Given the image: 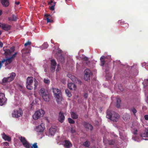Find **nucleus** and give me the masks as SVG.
I'll return each instance as SVG.
<instances>
[{"instance_id":"1","label":"nucleus","mask_w":148,"mask_h":148,"mask_svg":"<svg viewBox=\"0 0 148 148\" xmlns=\"http://www.w3.org/2000/svg\"><path fill=\"white\" fill-rule=\"evenodd\" d=\"M33 77H29L27 79L26 88L29 90L32 89L33 88L35 89L38 85V82L35 79L34 80V84L33 85Z\"/></svg>"},{"instance_id":"2","label":"nucleus","mask_w":148,"mask_h":148,"mask_svg":"<svg viewBox=\"0 0 148 148\" xmlns=\"http://www.w3.org/2000/svg\"><path fill=\"white\" fill-rule=\"evenodd\" d=\"M106 117L113 121L117 122L119 118V115L114 111L108 110L107 111Z\"/></svg>"},{"instance_id":"3","label":"nucleus","mask_w":148,"mask_h":148,"mask_svg":"<svg viewBox=\"0 0 148 148\" xmlns=\"http://www.w3.org/2000/svg\"><path fill=\"white\" fill-rule=\"evenodd\" d=\"M53 91L54 96L56 98V101L58 103H60L63 99L61 90L58 88H53Z\"/></svg>"},{"instance_id":"4","label":"nucleus","mask_w":148,"mask_h":148,"mask_svg":"<svg viewBox=\"0 0 148 148\" xmlns=\"http://www.w3.org/2000/svg\"><path fill=\"white\" fill-rule=\"evenodd\" d=\"M39 94L45 101H49V95L47 89L44 88H41L39 90Z\"/></svg>"},{"instance_id":"5","label":"nucleus","mask_w":148,"mask_h":148,"mask_svg":"<svg viewBox=\"0 0 148 148\" xmlns=\"http://www.w3.org/2000/svg\"><path fill=\"white\" fill-rule=\"evenodd\" d=\"M45 113L44 110L42 109L36 111L33 115V119L34 120H37L40 117L43 116Z\"/></svg>"},{"instance_id":"6","label":"nucleus","mask_w":148,"mask_h":148,"mask_svg":"<svg viewBox=\"0 0 148 148\" xmlns=\"http://www.w3.org/2000/svg\"><path fill=\"white\" fill-rule=\"evenodd\" d=\"M16 74L14 72L12 73L10 75L9 77L6 78L4 77L2 79L3 83H6L12 81L14 79V77L16 76Z\"/></svg>"},{"instance_id":"7","label":"nucleus","mask_w":148,"mask_h":148,"mask_svg":"<svg viewBox=\"0 0 148 148\" xmlns=\"http://www.w3.org/2000/svg\"><path fill=\"white\" fill-rule=\"evenodd\" d=\"M23 114V111L21 109H19L18 110H15L12 113V116L13 117L18 118L21 116Z\"/></svg>"},{"instance_id":"8","label":"nucleus","mask_w":148,"mask_h":148,"mask_svg":"<svg viewBox=\"0 0 148 148\" xmlns=\"http://www.w3.org/2000/svg\"><path fill=\"white\" fill-rule=\"evenodd\" d=\"M7 100V99L5 97L4 94L3 93H0V106L5 104Z\"/></svg>"},{"instance_id":"9","label":"nucleus","mask_w":148,"mask_h":148,"mask_svg":"<svg viewBox=\"0 0 148 148\" xmlns=\"http://www.w3.org/2000/svg\"><path fill=\"white\" fill-rule=\"evenodd\" d=\"M21 141L22 143L23 146L26 148H30L31 145L26 140L25 137H21Z\"/></svg>"},{"instance_id":"10","label":"nucleus","mask_w":148,"mask_h":148,"mask_svg":"<svg viewBox=\"0 0 148 148\" xmlns=\"http://www.w3.org/2000/svg\"><path fill=\"white\" fill-rule=\"evenodd\" d=\"M84 79L87 81L90 79V70L88 69H86L84 71Z\"/></svg>"},{"instance_id":"11","label":"nucleus","mask_w":148,"mask_h":148,"mask_svg":"<svg viewBox=\"0 0 148 148\" xmlns=\"http://www.w3.org/2000/svg\"><path fill=\"white\" fill-rule=\"evenodd\" d=\"M56 62L54 59H52L51 61V70L52 72L54 71L56 66Z\"/></svg>"},{"instance_id":"12","label":"nucleus","mask_w":148,"mask_h":148,"mask_svg":"<svg viewBox=\"0 0 148 148\" xmlns=\"http://www.w3.org/2000/svg\"><path fill=\"white\" fill-rule=\"evenodd\" d=\"M0 27L5 31H8L10 29L11 26L7 24L0 23Z\"/></svg>"},{"instance_id":"13","label":"nucleus","mask_w":148,"mask_h":148,"mask_svg":"<svg viewBox=\"0 0 148 148\" xmlns=\"http://www.w3.org/2000/svg\"><path fill=\"white\" fill-rule=\"evenodd\" d=\"M82 123L85 128L89 129L90 128L91 131H92L93 130V127L92 126L91 124H89L88 123L84 121Z\"/></svg>"},{"instance_id":"14","label":"nucleus","mask_w":148,"mask_h":148,"mask_svg":"<svg viewBox=\"0 0 148 148\" xmlns=\"http://www.w3.org/2000/svg\"><path fill=\"white\" fill-rule=\"evenodd\" d=\"M65 119V116L63 113L61 111L59 113L58 120L61 123H62Z\"/></svg>"},{"instance_id":"15","label":"nucleus","mask_w":148,"mask_h":148,"mask_svg":"<svg viewBox=\"0 0 148 148\" xmlns=\"http://www.w3.org/2000/svg\"><path fill=\"white\" fill-rule=\"evenodd\" d=\"M36 129L37 132H43L45 128L43 124L41 123L40 125L37 127Z\"/></svg>"},{"instance_id":"16","label":"nucleus","mask_w":148,"mask_h":148,"mask_svg":"<svg viewBox=\"0 0 148 148\" xmlns=\"http://www.w3.org/2000/svg\"><path fill=\"white\" fill-rule=\"evenodd\" d=\"M13 60L10 58H8L6 59H3L1 60V62L3 63L5 62V65L7 66L8 64H10L12 62Z\"/></svg>"},{"instance_id":"17","label":"nucleus","mask_w":148,"mask_h":148,"mask_svg":"<svg viewBox=\"0 0 148 148\" xmlns=\"http://www.w3.org/2000/svg\"><path fill=\"white\" fill-rule=\"evenodd\" d=\"M64 143V146L66 148H70L72 145L71 142L69 140H65Z\"/></svg>"},{"instance_id":"18","label":"nucleus","mask_w":148,"mask_h":148,"mask_svg":"<svg viewBox=\"0 0 148 148\" xmlns=\"http://www.w3.org/2000/svg\"><path fill=\"white\" fill-rule=\"evenodd\" d=\"M67 85L68 88L71 90H75L76 88L75 84L73 83H69Z\"/></svg>"},{"instance_id":"19","label":"nucleus","mask_w":148,"mask_h":148,"mask_svg":"<svg viewBox=\"0 0 148 148\" xmlns=\"http://www.w3.org/2000/svg\"><path fill=\"white\" fill-rule=\"evenodd\" d=\"M2 135L3 138L5 141H7L9 142L11 141V138L9 136L6 135L4 133H3L2 134Z\"/></svg>"},{"instance_id":"20","label":"nucleus","mask_w":148,"mask_h":148,"mask_svg":"<svg viewBox=\"0 0 148 148\" xmlns=\"http://www.w3.org/2000/svg\"><path fill=\"white\" fill-rule=\"evenodd\" d=\"M1 2L2 5L5 7H8L9 4L8 0H1Z\"/></svg>"},{"instance_id":"21","label":"nucleus","mask_w":148,"mask_h":148,"mask_svg":"<svg viewBox=\"0 0 148 148\" xmlns=\"http://www.w3.org/2000/svg\"><path fill=\"white\" fill-rule=\"evenodd\" d=\"M106 57L104 56H102L101 57L100 60L101 61V66H103L105 64L106 62L105 60Z\"/></svg>"},{"instance_id":"22","label":"nucleus","mask_w":148,"mask_h":148,"mask_svg":"<svg viewBox=\"0 0 148 148\" xmlns=\"http://www.w3.org/2000/svg\"><path fill=\"white\" fill-rule=\"evenodd\" d=\"M45 16L46 17L45 20H47V23H50L51 22H53V21L52 20H51L50 19L51 17V15L46 14L45 15Z\"/></svg>"},{"instance_id":"23","label":"nucleus","mask_w":148,"mask_h":148,"mask_svg":"<svg viewBox=\"0 0 148 148\" xmlns=\"http://www.w3.org/2000/svg\"><path fill=\"white\" fill-rule=\"evenodd\" d=\"M70 114L71 117L73 119H77L78 117V115L74 112H71Z\"/></svg>"},{"instance_id":"24","label":"nucleus","mask_w":148,"mask_h":148,"mask_svg":"<svg viewBox=\"0 0 148 148\" xmlns=\"http://www.w3.org/2000/svg\"><path fill=\"white\" fill-rule=\"evenodd\" d=\"M123 119L124 121H128L130 119V116L128 114H125L123 115Z\"/></svg>"},{"instance_id":"25","label":"nucleus","mask_w":148,"mask_h":148,"mask_svg":"<svg viewBox=\"0 0 148 148\" xmlns=\"http://www.w3.org/2000/svg\"><path fill=\"white\" fill-rule=\"evenodd\" d=\"M140 136L141 137H148V130H145L143 133L140 134Z\"/></svg>"},{"instance_id":"26","label":"nucleus","mask_w":148,"mask_h":148,"mask_svg":"<svg viewBox=\"0 0 148 148\" xmlns=\"http://www.w3.org/2000/svg\"><path fill=\"white\" fill-rule=\"evenodd\" d=\"M56 129L53 128H50L49 130V134L51 136H53L55 134Z\"/></svg>"},{"instance_id":"27","label":"nucleus","mask_w":148,"mask_h":148,"mask_svg":"<svg viewBox=\"0 0 148 148\" xmlns=\"http://www.w3.org/2000/svg\"><path fill=\"white\" fill-rule=\"evenodd\" d=\"M8 19L10 21H16L17 20V18L16 15H12Z\"/></svg>"},{"instance_id":"28","label":"nucleus","mask_w":148,"mask_h":148,"mask_svg":"<svg viewBox=\"0 0 148 148\" xmlns=\"http://www.w3.org/2000/svg\"><path fill=\"white\" fill-rule=\"evenodd\" d=\"M67 76L69 77L73 82H75L76 78L75 76L72 75L71 74H69L67 75Z\"/></svg>"},{"instance_id":"29","label":"nucleus","mask_w":148,"mask_h":148,"mask_svg":"<svg viewBox=\"0 0 148 148\" xmlns=\"http://www.w3.org/2000/svg\"><path fill=\"white\" fill-rule=\"evenodd\" d=\"M116 107L117 108H119L120 106V104L121 103V100L119 98L117 97L116 99Z\"/></svg>"},{"instance_id":"30","label":"nucleus","mask_w":148,"mask_h":148,"mask_svg":"<svg viewBox=\"0 0 148 148\" xmlns=\"http://www.w3.org/2000/svg\"><path fill=\"white\" fill-rule=\"evenodd\" d=\"M57 59L61 62H63L64 61V58L63 56L61 55L56 58Z\"/></svg>"},{"instance_id":"31","label":"nucleus","mask_w":148,"mask_h":148,"mask_svg":"<svg viewBox=\"0 0 148 148\" xmlns=\"http://www.w3.org/2000/svg\"><path fill=\"white\" fill-rule=\"evenodd\" d=\"M4 53L6 56L10 55L11 54V51L9 49H5L4 50Z\"/></svg>"},{"instance_id":"32","label":"nucleus","mask_w":148,"mask_h":148,"mask_svg":"<svg viewBox=\"0 0 148 148\" xmlns=\"http://www.w3.org/2000/svg\"><path fill=\"white\" fill-rule=\"evenodd\" d=\"M90 143L89 141H86L83 143V145L86 147H88L90 145Z\"/></svg>"},{"instance_id":"33","label":"nucleus","mask_w":148,"mask_h":148,"mask_svg":"<svg viewBox=\"0 0 148 148\" xmlns=\"http://www.w3.org/2000/svg\"><path fill=\"white\" fill-rule=\"evenodd\" d=\"M49 46L47 42H45L44 43L42 46V49H44L47 48Z\"/></svg>"},{"instance_id":"34","label":"nucleus","mask_w":148,"mask_h":148,"mask_svg":"<svg viewBox=\"0 0 148 148\" xmlns=\"http://www.w3.org/2000/svg\"><path fill=\"white\" fill-rule=\"evenodd\" d=\"M65 92L67 95L69 97H71L72 96V94L71 92L69 91V90L68 89L66 90Z\"/></svg>"},{"instance_id":"35","label":"nucleus","mask_w":148,"mask_h":148,"mask_svg":"<svg viewBox=\"0 0 148 148\" xmlns=\"http://www.w3.org/2000/svg\"><path fill=\"white\" fill-rule=\"evenodd\" d=\"M56 3L54 2L53 4L50 7L49 9L51 11H53L54 10L55 8L54 7L56 5Z\"/></svg>"},{"instance_id":"36","label":"nucleus","mask_w":148,"mask_h":148,"mask_svg":"<svg viewBox=\"0 0 148 148\" xmlns=\"http://www.w3.org/2000/svg\"><path fill=\"white\" fill-rule=\"evenodd\" d=\"M68 121L71 124H74L75 123V121L71 118H68Z\"/></svg>"},{"instance_id":"37","label":"nucleus","mask_w":148,"mask_h":148,"mask_svg":"<svg viewBox=\"0 0 148 148\" xmlns=\"http://www.w3.org/2000/svg\"><path fill=\"white\" fill-rule=\"evenodd\" d=\"M31 148H38V146L37 145V143H34L32 146L30 147Z\"/></svg>"},{"instance_id":"38","label":"nucleus","mask_w":148,"mask_h":148,"mask_svg":"<svg viewBox=\"0 0 148 148\" xmlns=\"http://www.w3.org/2000/svg\"><path fill=\"white\" fill-rule=\"evenodd\" d=\"M44 82L45 84H48L50 83V81L49 79H44Z\"/></svg>"},{"instance_id":"39","label":"nucleus","mask_w":148,"mask_h":148,"mask_svg":"<svg viewBox=\"0 0 148 148\" xmlns=\"http://www.w3.org/2000/svg\"><path fill=\"white\" fill-rule=\"evenodd\" d=\"M132 112H133V113L134 115H136V114H135L137 112V110H136V109L134 108H133L132 109Z\"/></svg>"},{"instance_id":"40","label":"nucleus","mask_w":148,"mask_h":148,"mask_svg":"<svg viewBox=\"0 0 148 148\" xmlns=\"http://www.w3.org/2000/svg\"><path fill=\"white\" fill-rule=\"evenodd\" d=\"M108 143L110 145H114L115 143V142L113 140H110L108 141Z\"/></svg>"},{"instance_id":"41","label":"nucleus","mask_w":148,"mask_h":148,"mask_svg":"<svg viewBox=\"0 0 148 148\" xmlns=\"http://www.w3.org/2000/svg\"><path fill=\"white\" fill-rule=\"evenodd\" d=\"M17 54V52L15 53H14V54H13L10 58L13 60L16 57V55Z\"/></svg>"},{"instance_id":"42","label":"nucleus","mask_w":148,"mask_h":148,"mask_svg":"<svg viewBox=\"0 0 148 148\" xmlns=\"http://www.w3.org/2000/svg\"><path fill=\"white\" fill-rule=\"evenodd\" d=\"M31 44V42H30V41H27V42L25 43V44H24V45L25 46H26L27 45H30Z\"/></svg>"},{"instance_id":"43","label":"nucleus","mask_w":148,"mask_h":148,"mask_svg":"<svg viewBox=\"0 0 148 148\" xmlns=\"http://www.w3.org/2000/svg\"><path fill=\"white\" fill-rule=\"evenodd\" d=\"M119 89L121 91H123L124 90L123 88L121 85L119 86Z\"/></svg>"},{"instance_id":"44","label":"nucleus","mask_w":148,"mask_h":148,"mask_svg":"<svg viewBox=\"0 0 148 148\" xmlns=\"http://www.w3.org/2000/svg\"><path fill=\"white\" fill-rule=\"evenodd\" d=\"M138 130L137 129H134V131L133 132V134L134 135H136L137 134Z\"/></svg>"},{"instance_id":"45","label":"nucleus","mask_w":148,"mask_h":148,"mask_svg":"<svg viewBox=\"0 0 148 148\" xmlns=\"http://www.w3.org/2000/svg\"><path fill=\"white\" fill-rule=\"evenodd\" d=\"M10 50H11L10 51H11V53H12V52H14L15 50L14 47H11L10 48Z\"/></svg>"},{"instance_id":"46","label":"nucleus","mask_w":148,"mask_h":148,"mask_svg":"<svg viewBox=\"0 0 148 148\" xmlns=\"http://www.w3.org/2000/svg\"><path fill=\"white\" fill-rule=\"evenodd\" d=\"M71 133H74L75 132V130L72 127L71 128Z\"/></svg>"},{"instance_id":"47","label":"nucleus","mask_w":148,"mask_h":148,"mask_svg":"<svg viewBox=\"0 0 148 148\" xmlns=\"http://www.w3.org/2000/svg\"><path fill=\"white\" fill-rule=\"evenodd\" d=\"M3 144L6 146H9V143L7 142H4L3 143Z\"/></svg>"},{"instance_id":"48","label":"nucleus","mask_w":148,"mask_h":148,"mask_svg":"<svg viewBox=\"0 0 148 148\" xmlns=\"http://www.w3.org/2000/svg\"><path fill=\"white\" fill-rule=\"evenodd\" d=\"M144 118L146 120H148V114L145 115Z\"/></svg>"},{"instance_id":"49","label":"nucleus","mask_w":148,"mask_h":148,"mask_svg":"<svg viewBox=\"0 0 148 148\" xmlns=\"http://www.w3.org/2000/svg\"><path fill=\"white\" fill-rule=\"evenodd\" d=\"M144 118L146 120H148V114L145 115Z\"/></svg>"},{"instance_id":"50","label":"nucleus","mask_w":148,"mask_h":148,"mask_svg":"<svg viewBox=\"0 0 148 148\" xmlns=\"http://www.w3.org/2000/svg\"><path fill=\"white\" fill-rule=\"evenodd\" d=\"M83 59L85 61H87L88 60V58L86 57H84L83 58Z\"/></svg>"},{"instance_id":"51","label":"nucleus","mask_w":148,"mask_h":148,"mask_svg":"<svg viewBox=\"0 0 148 148\" xmlns=\"http://www.w3.org/2000/svg\"><path fill=\"white\" fill-rule=\"evenodd\" d=\"M58 52L59 53H61L62 52V50L60 49H59V48L58 49Z\"/></svg>"},{"instance_id":"52","label":"nucleus","mask_w":148,"mask_h":148,"mask_svg":"<svg viewBox=\"0 0 148 148\" xmlns=\"http://www.w3.org/2000/svg\"><path fill=\"white\" fill-rule=\"evenodd\" d=\"M60 69V68L59 67V65H58V66H57V69H56V71H59Z\"/></svg>"},{"instance_id":"53","label":"nucleus","mask_w":148,"mask_h":148,"mask_svg":"<svg viewBox=\"0 0 148 148\" xmlns=\"http://www.w3.org/2000/svg\"><path fill=\"white\" fill-rule=\"evenodd\" d=\"M3 43L0 41V47H3Z\"/></svg>"},{"instance_id":"54","label":"nucleus","mask_w":148,"mask_h":148,"mask_svg":"<svg viewBox=\"0 0 148 148\" xmlns=\"http://www.w3.org/2000/svg\"><path fill=\"white\" fill-rule=\"evenodd\" d=\"M119 23H120L121 25H122L123 24H124V22L122 21H119Z\"/></svg>"},{"instance_id":"55","label":"nucleus","mask_w":148,"mask_h":148,"mask_svg":"<svg viewBox=\"0 0 148 148\" xmlns=\"http://www.w3.org/2000/svg\"><path fill=\"white\" fill-rule=\"evenodd\" d=\"M3 62H1V61L0 62V69L2 66Z\"/></svg>"},{"instance_id":"56","label":"nucleus","mask_w":148,"mask_h":148,"mask_svg":"<svg viewBox=\"0 0 148 148\" xmlns=\"http://www.w3.org/2000/svg\"><path fill=\"white\" fill-rule=\"evenodd\" d=\"M84 97L85 98H87L88 97V94H85L84 95Z\"/></svg>"},{"instance_id":"57","label":"nucleus","mask_w":148,"mask_h":148,"mask_svg":"<svg viewBox=\"0 0 148 148\" xmlns=\"http://www.w3.org/2000/svg\"><path fill=\"white\" fill-rule=\"evenodd\" d=\"M15 4L17 5H19L20 4V2L19 1L16 2V1L15 3Z\"/></svg>"},{"instance_id":"58","label":"nucleus","mask_w":148,"mask_h":148,"mask_svg":"<svg viewBox=\"0 0 148 148\" xmlns=\"http://www.w3.org/2000/svg\"><path fill=\"white\" fill-rule=\"evenodd\" d=\"M53 3V1H51L48 3V4H50L51 3Z\"/></svg>"},{"instance_id":"59","label":"nucleus","mask_w":148,"mask_h":148,"mask_svg":"<svg viewBox=\"0 0 148 148\" xmlns=\"http://www.w3.org/2000/svg\"><path fill=\"white\" fill-rule=\"evenodd\" d=\"M30 105L31 106V109H33V107H32V106H33V105L32 104H31Z\"/></svg>"},{"instance_id":"60","label":"nucleus","mask_w":148,"mask_h":148,"mask_svg":"<svg viewBox=\"0 0 148 148\" xmlns=\"http://www.w3.org/2000/svg\"><path fill=\"white\" fill-rule=\"evenodd\" d=\"M2 14V11L1 10H0V16Z\"/></svg>"},{"instance_id":"61","label":"nucleus","mask_w":148,"mask_h":148,"mask_svg":"<svg viewBox=\"0 0 148 148\" xmlns=\"http://www.w3.org/2000/svg\"><path fill=\"white\" fill-rule=\"evenodd\" d=\"M146 81L147 83L148 84V79H147V80H146Z\"/></svg>"},{"instance_id":"62","label":"nucleus","mask_w":148,"mask_h":148,"mask_svg":"<svg viewBox=\"0 0 148 148\" xmlns=\"http://www.w3.org/2000/svg\"><path fill=\"white\" fill-rule=\"evenodd\" d=\"M24 49H23L22 50H21V51L22 52L23 51H24Z\"/></svg>"},{"instance_id":"63","label":"nucleus","mask_w":148,"mask_h":148,"mask_svg":"<svg viewBox=\"0 0 148 148\" xmlns=\"http://www.w3.org/2000/svg\"><path fill=\"white\" fill-rule=\"evenodd\" d=\"M20 86L21 88H22V86Z\"/></svg>"},{"instance_id":"64","label":"nucleus","mask_w":148,"mask_h":148,"mask_svg":"<svg viewBox=\"0 0 148 148\" xmlns=\"http://www.w3.org/2000/svg\"><path fill=\"white\" fill-rule=\"evenodd\" d=\"M78 82L80 83L81 82V81L80 80H79Z\"/></svg>"}]
</instances>
